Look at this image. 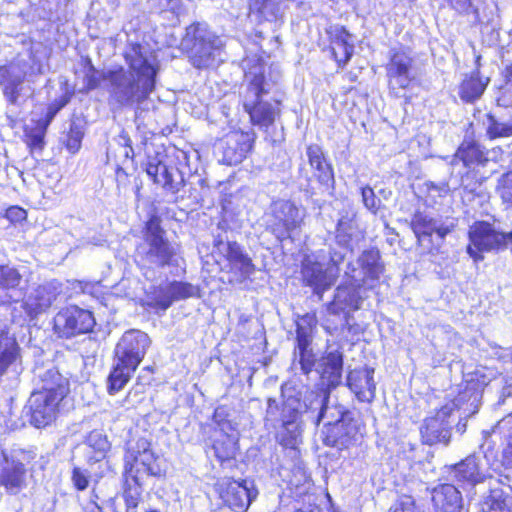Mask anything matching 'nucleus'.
<instances>
[{"instance_id": "f257e3e1", "label": "nucleus", "mask_w": 512, "mask_h": 512, "mask_svg": "<svg viewBox=\"0 0 512 512\" xmlns=\"http://www.w3.org/2000/svg\"><path fill=\"white\" fill-rule=\"evenodd\" d=\"M123 57L126 66L108 68L106 74L105 93L112 110L132 109L156 89L159 64L146 45L128 42Z\"/></svg>"}, {"instance_id": "f03ea898", "label": "nucleus", "mask_w": 512, "mask_h": 512, "mask_svg": "<svg viewBox=\"0 0 512 512\" xmlns=\"http://www.w3.org/2000/svg\"><path fill=\"white\" fill-rule=\"evenodd\" d=\"M244 82L243 107L251 123L260 127L271 126L279 113V102H270L264 98L269 95L274 81L266 76V65L258 57L243 60Z\"/></svg>"}, {"instance_id": "7ed1b4c3", "label": "nucleus", "mask_w": 512, "mask_h": 512, "mask_svg": "<svg viewBox=\"0 0 512 512\" xmlns=\"http://www.w3.org/2000/svg\"><path fill=\"white\" fill-rule=\"evenodd\" d=\"M71 393L70 382L57 370L49 369L41 378V387L29 399V422L35 428L52 424L63 410Z\"/></svg>"}, {"instance_id": "20e7f679", "label": "nucleus", "mask_w": 512, "mask_h": 512, "mask_svg": "<svg viewBox=\"0 0 512 512\" xmlns=\"http://www.w3.org/2000/svg\"><path fill=\"white\" fill-rule=\"evenodd\" d=\"M181 45L188 53L190 62L197 69L218 66L221 59L223 41L205 22H195L186 28Z\"/></svg>"}, {"instance_id": "39448f33", "label": "nucleus", "mask_w": 512, "mask_h": 512, "mask_svg": "<svg viewBox=\"0 0 512 512\" xmlns=\"http://www.w3.org/2000/svg\"><path fill=\"white\" fill-rule=\"evenodd\" d=\"M142 235L148 249L142 253V259L155 262L158 267L177 266V251L166 236L159 215H149L144 222Z\"/></svg>"}, {"instance_id": "423d86ee", "label": "nucleus", "mask_w": 512, "mask_h": 512, "mask_svg": "<svg viewBox=\"0 0 512 512\" xmlns=\"http://www.w3.org/2000/svg\"><path fill=\"white\" fill-rule=\"evenodd\" d=\"M214 246L217 248L223 246V250L219 251L220 259L216 263L219 265L220 272L232 276L229 283H243L255 273L256 266L252 258L237 241L224 243L222 240H217Z\"/></svg>"}, {"instance_id": "0eeeda50", "label": "nucleus", "mask_w": 512, "mask_h": 512, "mask_svg": "<svg viewBox=\"0 0 512 512\" xmlns=\"http://www.w3.org/2000/svg\"><path fill=\"white\" fill-rule=\"evenodd\" d=\"M269 217L266 229L280 243L292 239L293 232L300 230L303 225L299 207L288 199L272 201Z\"/></svg>"}, {"instance_id": "6e6552de", "label": "nucleus", "mask_w": 512, "mask_h": 512, "mask_svg": "<svg viewBox=\"0 0 512 512\" xmlns=\"http://www.w3.org/2000/svg\"><path fill=\"white\" fill-rule=\"evenodd\" d=\"M95 325L92 311L77 305H68L55 314L52 329L59 339H71L91 333Z\"/></svg>"}, {"instance_id": "1a4fd4ad", "label": "nucleus", "mask_w": 512, "mask_h": 512, "mask_svg": "<svg viewBox=\"0 0 512 512\" xmlns=\"http://www.w3.org/2000/svg\"><path fill=\"white\" fill-rule=\"evenodd\" d=\"M213 489L221 505L233 512H246L257 496V491L248 488L245 479L236 480L228 476L218 478Z\"/></svg>"}, {"instance_id": "9d476101", "label": "nucleus", "mask_w": 512, "mask_h": 512, "mask_svg": "<svg viewBox=\"0 0 512 512\" xmlns=\"http://www.w3.org/2000/svg\"><path fill=\"white\" fill-rule=\"evenodd\" d=\"M150 339L144 332L127 331L114 349V360L117 365L135 373L145 358Z\"/></svg>"}, {"instance_id": "9b49d317", "label": "nucleus", "mask_w": 512, "mask_h": 512, "mask_svg": "<svg viewBox=\"0 0 512 512\" xmlns=\"http://www.w3.org/2000/svg\"><path fill=\"white\" fill-rule=\"evenodd\" d=\"M386 72L390 91L396 97H405V90L416 79L413 59L402 50L391 49Z\"/></svg>"}, {"instance_id": "f8f14e48", "label": "nucleus", "mask_w": 512, "mask_h": 512, "mask_svg": "<svg viewBox=\"0 0 512 512\" xmlns=\"http://www.w3.org/2000/svg\"><path fill=\"white\" fill-rule=\"evenodd\" d=\"M353 417L349 410L340 412V417L324 426L322 441L325 446L345 450L353 446L359 432L358 427L353 424Z\"/></svg>"}, {"instance_id": "ddd939ff", "label": "nucleus", "mask_w": 512, "mask_h": 512, "mask_svg": "<svg viewBox=\"0 0 512 512\" xmlns=\"http://www.w3.org/2000/svg\"><path fill=\"white\" fill-rule=\"evenodd\" d=\"M29 70H33V66L23 59L0 66V87L9 104H18L24 89V81L30 75Z\"/></svg>"}, {"instance_id": "4468645a", "label": "nucleus", "mask_w": 512, "mask_h": 512, "mask_svg": "<svg viewBox=\"0 0 512 512\" xmlns=\"http://www.w3.org/2000/svg\"><path fill=\"white\" fill-rule=\"evenodd\" d=\"M255 133L253 130H229L222 138V160L227 166L240 164L252 151Z\"/></svg>"}, {"instance_id": "2eb2a0df", "label": "nucleus", "mask_w": 512, "mask_h": 512, "mask_svg": "<svg viewBox=\"0 0 512 512\" xmlns=\"http://www.w3.org/2000/svg\"><path fill=\"white\" fill-rule=\"evenodd\" d=\"M338 276L331 274L325 266L309 256H305L300 265V282L303 287H309L320 299L331 289Z\"/></svg>"}, {"instance_id": "dca6fc26", "label": "nucleus", "mask_w": 512, "mask_h": 512, "mask_svg": "<svg viewBox=\"0 0 512 512\" xmlns=\"http://www.w3.org/2000/svg\"><path fill=\"white\" fill-rule=\"evenodd\" d=\"M140 454V451L132 453L129 459L124 460L123 464L121 496L126 512H137L142 500L143 486L136 468Z\"/></svg>"}, {"instance_id": "f3484780", "label": "nucleus", "mask_w": 512, "mask_h": 512, "mask_svg": "<svg viewBox=\"0 0 512 512\" xmlns=\"http://www.w3.org/2000/svg\"><path fill=\"white\" fill-rule=\"evenodd\" d=\"M453 409L447 405L437 409L433 416L426 417L420 427V438L424 445L447 446L451 440V428L446 419L452 415Z\"/></svg>"}, {"instance_id": "a211bd4d", "label": "nucleus", "mask_w": 512, "mask_h": 512, "mask_svg": "<svg viewBox=\"0 0 512 512\" xmlns=\"http://www.w3.org/2000/svg\"><path fill=\"white\" fill-rule=\"evenodd\" d=\"M346 385L361 402H372L376 396V383L372 367L355 368L348 372Z\"/></svg>"}, {"instance_id": "6ab92c4d", "label": "nucleus", "mask_w": 512, "mask_h": 512, "mask_svg": "<svg viewBox=\"0 0 512 512\" xmlns=\"http://www.w3.org/2000/svg\"><path fill=\"white\" fill-rule=\"evenodd\" d=\"M330 49L339 68H344L354 54L353 35L341 25L331 26L327 31Z\"/></svg>"}, {"instance_id": "aec40b11", "label": "nucleus", "mask_w": 512, "mask_h": 512, "mask_svg": "<svg viewBox=\"0 0 512 512\" xmlns=\"http://www.w3.org/2000/svg\"><path fill=\"white\" fill-rule=\"evenodd\" d=\"M433 512H462L463 498L451 483H441L430 491Z\"/></svg>"}, {"instance_id": "412c9836", "label": "nucleus", "mask_w": 512, "mask_h": 512, "mask_svg": "<svg viewBox=\"0 0 512 512\" xmlns=\"http://www.w3.org/2000/svg\"><path fill=\"white\" fill-rule=\"evenodd\" d=\"M145 172L150 180L161 186L166 193L174 195L180 191L182 181L174 179L172 171L158 155L148 157Z\"/></svg>"}, {"instance_id": "4be33fe9", "label": "nucleus", "mask_w": 512, "mask_h": 512, "mask_svg": "<svg viewBox=\"0 0 512 512\" xmlns=\"http://www.w3.org/2000/svg\"><path fill=\"white\" fill-rule=\"evenodd\" d=\"M410 228L413 231L419 245H421L427 239L430 241L433 234H436L441 242H443L445 237L452 231L451 227L449 226L441 225L436 227L435 220L425 215L421 211H416L412 215Z\"/></svg>"}, {"instance_id": "5701e85b", "label": "nucleus", "mask_w": 512, "mask_h": 512, "mask_svg": "<svg viewBox=\"0 0 512 512\" xmlns=\"http://www.w3.org/2000/svg\"><path fill=\"white\" fill-rule=\"evenodd\" d=\"M455 481L461 486H475L484 482L485 475L481 470L480 462L475 455H468L458 463L451 465Z\"/></svg>"}, {"instance_id": "b1692460", "label": "nucleus", "mask_w": 512, "mask_h": 512, "mask_svg": "<svg viewBox=\"0 0 512 512\" xmlns=\"http://www.w3.org/2000/svg\"><path fill=\"white\" fill-rule=\"evenodd\" d=\"M306 154L311 168L315 171V177L326 188L334 185V171L332 165L326 159L322 148L317 144L307 146Z\"/></svg>"}, {"instance_id": "393cba45", "label": "nucleus", "mask_w": 512, "mask_h": 512, "mask_svg": "<svg viewBox=\"0 0 512 512\" xmlns=\"http://www.w3.org/2000/svg\"><path fill=\"white\" fill-rule=\"evenodd\" d=\"M211 448L217 461L223 464L236 458L239 451L238 439L222 428H215L211 437Z\"/></svg>"}, {"instance_id": "a878e982", "label": "nucleus", "mask_w": 512, "mask_h": 512, "mask_svg": "<svg viewBox=\"0 0 512 512\" xmlns=\"http://www.w3.org/2000/svg\"><path fill=\"white\" fill-rule=\"evenodd\" d=\"M343 372V356L338 351L329 352L322 358L320 376L330 388L341 383Z\"/></svg>"}, {"instance_id": "bb28decb", "label": "nucleus", "mask_w": 512, "mask_h": 512, "mask_svg": "<svg viewBox=\"0 0 512 512\" xmlns=\"http://www.w3.org/2000/svg\"><path fill=\"white\" fill-rule=\"evenodd\" d=\"M27 469L21 461H13L12 465L2 469L0 484L9 493H18L26 486Z\"/></svg>"}, {"instance_id": "cd10ccee", "label": "nucleus", "mask_w": 512, "mask_h": 512, "mask_svg": "<svg viewBox=\"0 0 512 512\" xmlns=\"http://www.w3.org/2000/svg\"><path fill=\"white\" fill-rule=\"evenodd\" d=\"M361 298L356 290L349 289L348 286H339L333 299L327 303L326 308L331 315H340L346 308L358 310Z\"/></svg>"}, {"instance_id": "c85d7f7f", "label": "nucleus", "mask_w": 512, "mask_h": 512, "mask_svg": "<svg viewBox=\"0 0 512 512\" xmlns=\"http://www.w3.org/2000/svg\"><path fill=\"white\" fill-rule=\"evenodd\" d=\"M51 305L50 292L45 287L38 286L22 303V308L27 316L33 320L49 309Z\"/></svg>"}, {"instance_id": "c756f323", "label": "nucleus", "mask_w": 512, "mask_h": 512, "mask_svg": "<svg viewBox=\"0 0 512 512\" xmlns=\"http://www.w3.org/2000/svg\"><path fill=\"white\" fill-rule=\"evenodd\" d=\"M455 157L462 162L465 168L485 167L489 161L474 140L463 141L459 145Z\"/></svg>"}, {"instance_id": "7c9ffc66", "label": "nucleus", "mask_w": 512, "mask_h": 512, "mask_svg": "<svg viewBox=\"0 0 512 512\" xmlns=\"http://www.w3.org/2000/svg\"><path fill=\"white\" fill-rule=\"evenodd\" d=\"M86 445L89 449L86 462L89 465L105 460L111 448L107 436L97 431H92L88 434Z\"/></svg>"}, {"instance_id": "2f4dec72", "label": "nucleus", "mask_w": 512, "mask_h": 512, "mask_svg": "<svg viewBox=\"0 0 512 512\" xmlns=\"http://www.w3.org/2000/svg\"><path fill=\"white\" fill-rule=\"evenodd\" d=\"M489 380L485 373L475 370L467 374L463 380V388L459 391L462 400L471 398L478 400L482 397Z\"/></svg>"}, {"instance_id": "473e14b6", "label": "nucleus", "mask_w": 512, "mask_h": 512, "mask_svg": "<svg viewBox=\"0 0 512 512\" xmlns=\"http://www.w3.org/2000/svg\"><path fill=\"white\" fill-rule=\"evenodd\" d=\"M489 79L483 80L479 72H474L466 77L459 86V96L466 103H473L484 93Z\"/></svg>"}, {"instance_id": "72a5a7b5", "label": "nucleus", "mask_w": 512, "mask_h": 512, "mask_svg": "<svg viewBox=\"0 0 512 512\" xmlns=\"http://www.w3.org/2000/svg\"><path fill=\"white\" fill-rule=\"evenodd\" d=\"M311 345L310 335L304 331L302 327L296 328V347L299 354V363L301 370L305 374H309L315 366L316 359L309 348Z\"/></svg>"}, {"instance_id": "f704fd0d", "label": "nucleus", "mask_w": 512, "mask_h": 512, "mask_svg": "<svg viewBox=\"0 0 512 512\" xmlns=\"http://www.w3.org/2000/svg\"><path fill=\"white\" fill-rule=\"evenodd\" d=\"M249 7L252 13L269 22L283 16V0H250Z\"/></svg>"}, {"instance_id": "c9c22d12", "label": "nucleus", "mask_w": 512, "mask_h": 512, "mask_svg": "<svg viewBox=\"0 0 512 512\" xmlns=\"http://www.w3.org/2000/svg\"><path fill=\"white\" fill-rule=\"evenodd\" d=\"M358 263L360 268L371 278L378 279L383 271L381 264V254L378 248L370 247L364 250L359 256Z\"/></svg>"}, {"instance_id": "e433bc0d", "label": "nucleus", "mask_w": 512, "mask_h": 512, "mask_svg": "<svg viewBox=\"0 0 512 512\" xmlns=\"http://www.w3.org/2000/svg\"><path fill=\"white\" fill-rule=\"evenodd\" d=\"M171 298L162 302L165 306H171L175 301L197 296V288L189 282L173 280L168 283Z\"/></svg>"}, {"instance_id": "4c0bfd02", "label": "nucleus", "mask_w": 512, "mask_h": 512, "mask_svg": "<svg viewBox=\"0 0 512 512\" xmlns=\"http://www.w3.org/2000/svg\"><path fill=\"white\" fill-rule=\"evenodd\" d=\"M132 376L133 373L114 363L107 377L108 394L115 395L121 391L131 380Z\"/></svg>"}, {"instance_id": "58836bf2", "label": "nucleus", "mask_w": 512, "mask_h": 512, "mask_svg": "<svg viewBox=\"0 0 512 512\" xmlns=\"http://www.w3.org/2000/svg\"><path fill=\"white\" fill-rule=\"evenodd\" d=\"M139 441L141 442V447L145 455V459L141 461L145 472L149 476L157 478L164 476L165 471L158 464V456H156L155 453L151 450V443L144 438H141Z\"/></svg>"}, {"instance_id": "ea45409f", "label": "nucleus", "mask_w": 512, "mask_h": 512, "mask_svg": "<svg viewBox=\"0 0 512 512\" xmlns=\"http://www.w3.org/2000/svg\"><path fill=\"white\" fill-rule=\"evenodd\" d=\"M22 274L15 267L0 265V288L5 291L16 290L21 286Z\"/></svg>"}, {"instance_id": "a19ab883", "label": "nucleus", "mask_w": 512, "mask_h": 512, "mask_svg": "<svg viewBox=\"0 0 512 512\" xmlns=\"http://www.w3.org/2000/svg\"><path fill=\"white\" fill-rule=\"evenodd\" d=\"M108 69L98 70L96 69L91 61L88 62V66L85 70L84 75V87L86 91H92L98 87H102L106 91V74Z\"/></svg>"}, {"instance_id": "79ce46f5", "label": "nucleus", "mask_w": 512, "mask_h": 512, "mask_svg": "<svg viewBox=\"0 0 512 512\" xmlns=\"http://www.w3.org/2000/svg\"><path fill=\"white\" fill-rule=\"evenodd\" d=\"M486 512H512V495L492 492L485 501Z\"/></svg>"}, {"instance_id": "37998d69", "label": "nucleus", "mask_w": 512, "mask_h": 512, "mask_svg": "<svg viewBox=\"0 0 512 512\" xmlns=\"http://www.w3.org/2000/svg\"><path fill=\"white\" fill-rule=\"evenodd\" d=\"M496 192L505 209L512 210V170L506 171L500 176L497 181Z\"/></svg>"}, {"instance_id": "c03bdc74", "label": "nucleus", "mask_w": 512, "mask_h": 512, "mask_svg": "<svg viewBox=\"0 0 512 512\" xmlns=\"http://www.w3.org/2000/svg\"><path fill=\"white\" fill-rule=\"evenodd\" d=\"M46 130H24L22 141L26 144L31 155L39 154L43 151Z\"/></svg>"}, {"instance_id": "a18cd8bd", "label": "nucleus", "mask_w": 512, "mask_h": 512, "mask_svg": "<svg viewBox=\"0 0 512 512\" xmlns=\"http://www.w3.org/2000/svg\"><path fill=\"white\" fill-rule=\"evenodd\" d=\"M166 298H171L168 290V286L163 287L161 285H154L150 287V291L148 293V303L147 306L155 309L166 311L170 306H165L162 302L165 301Z\"/></svg>"}, {"instance_id": "49530a36", "label": "nucleus", "mask_w": 512, "mask_h": 512, "mask_svg": "<svg viewBox=\"0 0 512 512\" xmlns=\"http://www.w3.org/2000/svg\"><path fill=\"white\" fill-rule=\"evenodd\" d=\"M62 95L56 98L48 107L47 117L52 119L62 108H64L74 95V90L67 82L61 86Z\"/></svg>"}, {"instance_id": "de8ad7c7", "label": "nucleus", "mask_w": 512, "mask_h": 512, "mask_svg": "<svg viewBox=\"0 0 512 512\" xmlns=\"http://www.w3.org/2000/svg\"><path fill=\"white\" fill-rule=\"evenodd\" d=\"M354 238L353 225L350 220L340 219L336 226V239L339 245L352 248Z\"/></svg>"}, {"instance_id": "09e8293b", "label": "nucleus", "mask_w": 512, "mask_h": 512, "mask_svg": "<svg viewBox=\"0 0 512 512\" xmlns=\"http://www.w3.org/2000/svg\"><path fill=\"white\" fill-rule=\"evenodd\" d=\"M82 139V130H66L61 136L60 142L69 153L76 154L81 148Z\"/></svg>"}, {"instance_id": "8fccbe9b", "label": "nucleus", "mask_w": 512, "mask_h": 512, "mask_svg": "<svg viewBox=\"0 0 512 512\" xmlns=\"http://www.w3.org/2000/svg\"><path fill=\"white\" fill-rule=\"evenodd\" d=\"M390 512H421V510L413 496L404 494L397 498Z\"/></svg>"}, {"instance_id": "3c124183", "label": "nucleus", "mask_w": 512, "mask_h": 512, "mask_svg": "<svg viewBox=\"0 0 512 512\" xmlns=\"http://www.w3.org/2000/svg\"><path fill=\"white\" fill-rule=\"evenodd\" d=\"M71 482L76 491H85L90 484V475L85 469L75 466L71 470Z\"/></svg>"}, {"instance_id": "603ef678", "label": "nucleus", "mask_w": 512, "mask_h": 512, "mask_svg": "<svg viewBox=\"0 0 512 512\" xmlns=\"http://www.w3.org/2000/svg\"><path fill=\"white\" fill-rule=\"evenodd\" d=\"M478 168L479 167L466 168L467 170L462 174L461 180L465 188L480 186L486 181L487 177L480 173Z\"/></svg>"}, {"instance_id": "864d4df0", "label": "nucleus", "mask_w": 512, "mask_h": 512, "mask_svg": "<svg viewBox=\"0 0 512 512\" xmlns=\"http://www.w3.org/2000/svg\"><path fill=\"white\" fill-rule=\"evenodd\" d=\"M294 420H287V421H283L282 423V427L284 428V432L281 433V436H280V439H279V444L284 447V448H291V449H294L296 448L297 444H298V438H299V434L296 433L295 431H290L289 430V426L291 424H293Z\"/></svg>"}, {"instance_id": "5fc2aeb1", "label": "nucleus", "mask_w": 512, "mask_h": 512, "mask_svg": "<svg viewBox=\"0 0 512 512\" xmlns=\"http://www.w3.org/2000/svg\"><path fill=\"white\" fill-rule=\"evenodd\" d=\"M503 77L505 84L502 87V96L499 98V101H502L505 106H512V99H507V97H512V64L506 66L503 71Z\"/></svg>"}, {"instance_id": "6e6d98bb", "label": "nucleus", "mask_w": 512, "mask_h": 512, "mask_svg": "<svg viewBox=\"0 0 512 512\" xmlns=\"http://www.w3.org/2000/svg\"><path fill=\"white\" fill-rule=\"evenodd\" d=\"M27 211L19 205L9 206L4 213V217L13 225L26 221Z\"/></svg>"}, {"instance_id": "4d7b16f0", "label": "nucleus", "mask_w": 512, "mask_h": 512, "mask_svg": "<svg viewBox=\"0 0 512 512\" xmlns=\"http://www.w3.org/2000/svg\"><path fill=\"white\" fill-rule=\"evenodd\" d=\"M452 9L460 14H469L472 10L471 0H446Z\"/></svg>"}, {"instance_id": "13d9d810", "label": "nucleus", "mask_w": 512, "mask_h": 512, "mask_svg": "<svg viewBox=\"0 0 512 512\" xmlns=\"http://www.w3.org/2000/svg\"><path fill=\"white\" fill-rule=\"evenodd\" d=\"M115 177L119 184H126L129 181V174L120 166L115 169Z\"/></svg>"}, {"instance_id": "bf43d9fd", "label": "nucleus", "mask_w": 512, "mask_h": 512, "mask_svg": "<svg viewBox=\"0 0 512 512\" xmlns=\"http://www.w3.org/2000/svg\"><path fill=\"white\" fill-rule=\"evenodd\" d=\"M302 320L307 324L310 329H313L317 325V316L315 312L306 313L302 316Z\"/></svg>"}, {"instance_id": "052dcab7", "label": "nucleus", "mask_w": 512, "mask_h": 512, "mask_svg": "<svg viewBox=\"0 0 512 512\" xmlns=\"http://www.w3.org/2000/svg\"><path fill=\"white\" fill-rule=\"evenodd\" d=\"M490 138L506 137L512 135V130H487Z\"/></svg>"}, {"instance_id": "680f3d73", "label": "nucleus", "mask_w": 512, "mask_h": 512, "mask_svg": "<svg viewBox=\"0 0 512 512\" xmlns=\"http://www.w3.org/2000/svg\"><path fill=\"white\" fill-rule=\"evenodd\" d=\"M512 456V442L507 445V448L504 450V457Z\"/></svg>"}, {"instance_id": "e2e57ef3", "label": "nucleus", "mask_w": 512, "mask_h": 512, "mask_svg": "<svg viewBox=\"0 0 512 512\" xmlns=\"http://www.w3.org/2000/svg\"><path fill=\"white\" fill-rule=\"evenodd\" d=\"M428 252L430 254H435V253H438L439 252V245L438 246H430L429 249H428Z\"/></svg>"}, {"instance_id": "0e129e2a", "label": "nucleus", "mask_w": 512, "mask_h": 512, "mask_svg": "<svg viewBox=\"0 0 512 512\" xmlns=\"http://www.w3.org/2000/svg\"><path fill=\"white\" fill-rule=\"evenodd\" d=\"M367 192H369L370 194H373V190L371 188H363L362 189V195H363L364 198L366 197V193Z\"/></svg>"}, {"instance_id": "69168bd1", "label": "nucleus", "mask_w": 512, "mask_h": 512, "mask_svg": "<svg viewBox=\"0 0 512 512\" xmlns=\"http://www.w3.org/2000/svg\"><path fill=\"white\" fill-rule=\"evenodd\" d=\"M91 512H103V509L99 505H95L94 509L91 510Z\"/></svg>"}, {"instance_id": "338daca9", "label": "nucleus", "mask_w": 512, "mask_h": 512, "mask_svg": "<svg viewBox=\"0 0 512 512\" xmlns=\"http://www.w3.org/2000/svg\"><path fill=\"white\" fill-rule=\"evenodd\" d=\"M178 153H180L184 158H186V153L183 150H177Z\"/></svg>"}, {"instance_id": "774afa93", "label": "nucleus", "mask_w": 512, "mask_h": 512, "mask_svg": "<svg viewBox=\"0 0 512 512\" xmlns=\"http://www.w3.org/2000/svg\"><path fill=\"white\" fill-rule=\"evenodd\" d=\"M146 512H161V511H160V510H158V509H149V510H147Z\"/></svg>"}]
</instances>
